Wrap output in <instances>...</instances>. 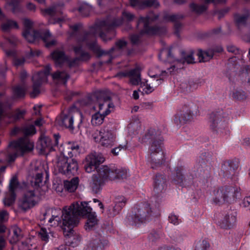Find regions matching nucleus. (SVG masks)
Instances as JSON below:
<instances>
[{
  "instance_id": "obj_60",
  "label": "nucleus",
  "mask_w": 250,
  "mask_h": 250,
  "mask_svg": "<svg viewBox=\"0 0 250 250\" xmlns=\"http://www.w3.org/2000/svg\"><path fill=\"white\" fill-rule=\"evenodd\" d=\"M229 11V8H227L224 9H223V10H220L218 11H216L215 13V14L217 15L218 19H221V18H222L224 16V15L226 13H228Z\"/></svg>"
},
{
  "instance_id": "obj_30",
  "label": "nucleus",
  "mask_w": 250,
  "mask_h": 250,
  "mask_svg": "<svg viewBox=\"0 0 250 250\" xmlns=\"http://www.w3.org/2000/svg\"><path fill=\"white\" fill-rule=\"evenodd\" d=\"M79 183V179L78 177H75L70 180L64 181V187L68 191L73 192L77 188Z\"/></svg>"
},
{
  "instance_id": "obj_4",
  "label": "nucleus",
  "mask_w": 250,
  "mask_h": 250,
  "mask_svg": "<svg viewBox=\"0 0 250 250\" xmlns=\"http://www.w3.org/2000/svg\"><path fill=\"white\" fill-rule=\"evenodd\" d=\"M25 29L22 33L24 38L29 42H33L42 39L45 43L46 47H49L55 44L56 41L52 37L49 31L39 32L33 30V22L30 20L25 19L23 21Z\"/></svg>"
},
{
  "instance_id": "obj_20",
  "label": "nucleus",
  "mask_w": 250,
  "mask_h": 250,
  "mask_svg": "<svg viewBox=\"0 0 250 250\" xmlns=\"http://www.w3.org/2000/svg\"><path fill=\"white\" fill-rule=\"evenodd\" d=\"M38 200L33 190L26 191L21 200V207L24 210H27L35 205Z\"/></svg>"
},
{
  "instance_id": "obj_28",
  "label": "nucleus",
  "mask_w": 250,
  "mask_h": 250,
  "mask_svg": "<svg viewBox=\"0 0 250 250\" xmlns=\"http://www.w3.org/2000/svg\"><path fill=\"white\" fill-rule=\"evenodd\" d=\"M205 3V4L204 5H198L195 3H192L190 4V9L198 14L201 13L206 10L208 7L207 4L210 3H213L215 4H216V2L215 0H202Z\"/></svg>"
},
{
  "instance_id": "obj_58",
  "label": "nucleus",
  "mask_w": 250,
  "mask_h": 250,
  "mask_svg": "<svg viewBox=\"0 0 250 250\" xmlns=\"http://www.w3.org/2000/svg\"><path fill=\"white\" fill-rule=\"evenodd\" d=\"M42 179H43V174H42V171H40L38 172L36 175L35 181V184L36 185L39 186L40 184L42 183Z\"/></svg>"
},
{
  "instance_id": "obj_59",
  "label": "nucleus",
  "mask_w": 250,
  "mask_h": 250,
  "mask_svg": "<svg viewBox=\"0 0 250 250\" xmlns=\"http://www.w3.org/2000/svg\"><path fill=\"white\" fill-rule=\"evenodd\" d=\"M45 14L53 15L57 12V9L55 7H51L46 9L43 11Z\"/></svg>"
},
{
  "instance_id": "obj_61",
  "label": "nucleus",
  "mask_w": 250,
  "mask_h": 250,
  "mask_svg": "<svg viewBox=\"0 0 250 250\" xmlns=\"http://www.w3.org/2000/svg\"><path fill=\"white\" fill-rule=\"evenodd\" d=\"M242 204L244 208L250 210V196L245 198Z\"/></svg>"
},
{
  "instance_id": "obj_62",
  "label": "nucleus",
  "mask_w": 250,
  "mask_h": 250,
  "mask_svg": "<svg viewBox=\"0 0 250 250\" xmlns=\"http://www.w3.org/2000/svg\"><path fill=\"white\" fill-rule=\"evenodd\" d=\"M10 107L9 104H4L0 103V119L2 118L3 116V111L7 108Z\"/></svg>"
},
{
  "instance_id": "obj_36",
  "label": "nucleus",
  "mask_w": 250,
  "mask_h": 250,
  "mask_svg": "<svg viewBox=\"0 0 250 250\" xmlns=\"http://www.w3.org/2000/svg\"><path fill=\"white\" fill-rule=\"evenodd\" d=\"M106 115L96 111L95 113L92 115L91 122L93 125L98 126L102 125L104 121V118Z\"/></svg>"
},
{
  "instance_id": "obj_57",
  "label": "nucleus",
  "mask_w": 250,
  "mask_h": 250,
  "mask_svg": "<svg viewBox=\"0 0 250 250\" xmlns=\"http://www.w3.org/2000/svg\"><path fill=\"white\" fill-rule=\"evenodd\" d=\"M9 213L5 210H0V221L1 222H6L8 220Z\"/></svg>"
},
{
  "instance_id": "obj_46",
  "label": "nucleus",
  "mask_w": 250,
  "mask_h": 250,
  "mask_svg": "<svg viewBox=\"0 0 250 250\" xmlns=\"http://www.w3.org/2000/svg\"><path fill=\"white\" fill-rule=\"evenodd\" d=\"M22 132L26 136L33 135L36 133V130L34 125H28L22 129Z\"/></svg>"
},
{
  "instance_id": "obj_23",
  "label": "nucleus",
  "mask_w": 250,
  "mask_h": 250,
  "mask_svg": "<svg viewBox=\"0 0 250 250\" xmlns=\"http://www.w3.org/2000/svg\"><path fill=\"white\" fill-rule=\"evenodd\" d=\"M19 186V184L16 178L13 177L10 181L9 184V191L10 192L11 197H6L3 200V202L5 206H10L14 202L15 195L14 191Z\"/></svg>"
},
{
  "instance_id": "obj_49",
  "label": "nucleus",
  "mask_w": 250,
  "mask_h": 250,
  "mask_svg": "<svg viewBox=\"0 0 250 250\" xmlns=\"http://www.w3.org/2000/svg\"><path fill=\"white\" fill-rule=\"evenodd\" d=\"M74 50L76 54L80 55L81 60H87L89 59V54L87 52L83 51L81 47H75Z\"/></svg>"
},
{
  "instance_id": "obj_8",
  "label": "nucleus",
  "mask_w": 250,
  "mask_h": 250,
  "mask_svg": "<svg viewBox=\"0 0 250 250\" xmlns=\"http://www.w3.org/2000/svg\"><path fill=\"white\" fill-rule=\"evenodd\" d=\"M54 167L59 173L63 174L75 175L77 173L78 169V164L73 158L59 155L57 158Z\"/></svg>"
},
{
  "instance_id": "obj_9",
  "label": "nucleus",
  "mask_w": 250,
  "mask_h": 250,
  "mask_svg": "<svg viewBox=\"0 0 250 250\" xmlns=\"http://www.w3.org/2000/svg\"><path fill=\"white\" fill-rule=\"evenodd\" d=\"M122 19L115 21L113 22L109 21H102L99 25H96L93 27L95 30L94 33L95 36L98 33L101 38L104 42L111 40L115 35L114 28L122 23Z\"/></svg>"
},
{
  "instance_id": "obj_48",
  "label": "nucleus",
  "mask_w": 250,
  "mask_h": 250,
  "mask_svg": "<svg viewBox=\"0 0 250 250\" xmlns=\"http://www.w3.org/2000/svg\"><path fill=\"white\" fill-rule=\"evenodd\" d=\"M29 240L20 242L18 244V250H33V245L29 244Z\"/></svg>"
},
{
  "instance_id": "obj_26",
  "label": "nucleus",
  "mask_w": 250,
  "mask_h": 250,
  "mask_svg": "<svg viewBox=\"0 0 250 250\" xmlns=\"http://www.w3.org/2000/svg\"><path fill=\"white\" fill-rule=\"evenodd\" d=\"M129 83L133 85L141 84V78L140 70L136 68L129 71Z\"/></svg>"
},
{
  "instance_id": "obj_10",
  "label": "nucleus",
  "mask_w": 250,
  "mask_h": 250,
  "mask_svg": "<svg viewBox=\"0 0 250 250\" xmlns=\"http://www.w3.org/2000/svg\"><path fill=\"white\" fill-rule=\"evenodd\" d=\"M152 212L149 205L144 204L134 208L133 214L128 219L130 224L139 225L149 221L152 217Z\"/></svg>"
},
{
  "instance_id": "obj_24",
  "label": "nucleus",
  "mask_w": 250,
  "mask_h": 250,
  "mask_svg": "<svg viewBox=\"0 0 250 250\" xmlns=\"http://www.w3.org/2000/svg\"><path fill=\"white\" fill-rule=\"evenodd\" d=\"M236 213L235 212H228L219 222V225L222 228L227 229L230 228L236 222Z\"/></svg>"
},
{
  "instance_id": "obj_54",
  "label": "nucleus",
  "mask_w": 250,
  "mask_h": 250,
  "mask_svg": "<svg viewBox=\"0 0 250 250\" xmlns=\"http://www.w3.org/2000/svg\"><path fill=\"white\" fill-rule=\"evenodd\" d=\"M126 42L124 40H120L116 42V49H122L125 48L126 45ZM115 50V48H112L110 51L111 53L113 50Z\"/></svg>"
},
{
  "instance_id": "obj_32",
  "label": "nucleus",
  "mask_w": 250,
  "mask_h": 250,
  "mask_svg": "<svg viewBox=\"0 0 250 250\" xmlns=\"http://www.w3.org/2000/svg\"><path fill=\"white\" fill-rule=\"evenodd\" d=\"M250 13L248 11L244 15L236 14L234 15V21L238 28L246 25Z\"/></svg>"
},
{
  "instance_id": "obj_47",
  "label": "nucleus",
  "mask_w": 250,
  "mask_h": 250,
  "mask_svg": "<svg viewBox=\"0 0 250 250\" xmlns=\"http://www.w3.org/2000/svg\"><path fill=\"white\" fill-rule=\"evenodd\" d=\"M25 111L24 110L17 109L13 115L9 116V118L11 119V121H15L22 118Z\"/></svg>"
},
{
  "instance_id": "obj_42",
  "label": "nucleus",
  "mask_w": 250,
  "mask_h": 250,
  "mask_svg": "<svg viewBox=\"0 0 250 250\" xmlns=\"http://www.w3.org/2000/svg\"><path fill=\"white\" fill-rule=\"evenodd\" d=\"M27 87L23 86H18L14 88L13 90V94L14 97L16 98H21L24 96L25 91L27 90Z\"/></svg>"
},
{
  "instance_id": "obj_29",
  "label": "nucleus",
  "mask_w": 250,
  "mask_h": 250,
  "mask_svg": "<svg viewBox=\"0 0 250 250\" xmlns=\"http://www.w3.org/2000/svg\"><path fill=\"white\" fill-rule=\"evenodd\" d=\"M51 56L56 65H61L64 62H68V59L63 51L56 50L52 53Z\"/></svg>"
},
{
  "instance_id": "obj_27",
  "label": "nucleus",
  "mask_w": 250,
  "mask_h": 250,
  "mask_svg": "<svg viewBox=\"0 0 250 250\" xmlns=\"http://www.w3.org/2000/svg\"><path fill=\"white\" fill-rule=\"evenodd\" d=\"M69 77V75L65 71H57L52 75L53 81L59 84H66Z\"/></svg>"
},
{
  "instance_id": "obj_40",
  "label": "nucleus",
  "mask_w": 250,
  "mask_h": 250,
  "mask_svg": "<svg viewBox=\"0 0 250 250\" xmlns=\"http://www.w3.org/2000/svg\"><path fill=\"white\" fill-rule=\"evenodd\" d=\"M18 27L17 23L11 20H7L1 25V28L4 31H7L13 28H18Z\"/></svg>"
},
{
  "instance_id": "obj_45",
  "label": "nucleus",
  "mask_w": 250,
  "mask_h": 250,
  "mask_svg": "<svg viewBox=\"0 0 250 250\" xmlns=\"http://www.w3.org/2000/svg\"><path fill=\"white\" fill-rule=\"evenodd\" d=\"M92 9V6L87 3H83L79 9L80 12L84 16L88 15Z\"/></svg>"
},
{
  "instance_id": "obj_52",
  "label": "nucleus",
  "mask_w": 250,
  "mask_h": 250,
  "mask_svg": "<svg viewBox=\"0 0 250 250\" xmlns=\"http://www.w3.org/2000/svg\"><path fill=\"white\" fill-rule=\"evenodd\" d=\"M127 148V142H125L124 144L120 145L118 147H115L111 149V152L114 155H118L119 152L123 149L125 150Z\"/></svg>"
},
{
  "instance_id": "obj_19",
  "label": "nucleus",
  "mask_w": 250,
  "mask_h": 250,
  "mask_svg": "<svg viewBox=\"0 0 250 250\" xmlns=\"http://www.w3.org/2000/svg\"><path fill=\"white\" fill-rule=\"evenodd\" d=\"M228 119L221 115H217L212 121L211 128L218 132L227 134L228 129Z\"/></svg>"
},
{
  "instance_id": "obj_35",
  "label": "nucleus",
  "mask_w": 250,
  "mask_h": 250,
  "mask_svg": "<svg viewBox=\"0 0 250 250\" xmlns=\"http://www.w3.org/2000/svg\"><path fill=\"white\" fill-rule=\"evenodd\" d=\"M103 244L98 238L93 239L88 243L85 250H103Z\"/></svg>"
},
{
  "instance_id": "obj_64",
  "label": "nucleus",
  "mask_w": 250,
  "mask_h": 250,
  "mask_svg": "<svg viewBox=\"0 0 250 250\" xmlns=\"http://www.w3.org/2000/svg\"><path fill=\"white\" fill-rule=\"evenodd\" d=\"M9 6L11 7V9L13 12L16 11L17 8L18 6V3L17 0H14L9 3Z\"/></svg>"
},
{
  "instance_id": "obj_63",
  "label": "nucleus",
  "mask_w": 250,
  "mask_h": 250,
  "mask_svg": "<svg viewBox=\"0 0 250 250\" xmlns=\"http://www.w3.org/2000/svg\"><path fill=\"white\" fill-rule=\"evenodd\" d=\"M24 60L23 58L17 59L16 58L13 60L14 65L16 66H19L24 63Z\"/></svg>"
},
{
  "instance_id": "obj_34",
  "label": "nucleus",
  "mask_w": 250,
  "mask_h": 250,
  "mask_svg": "<svg viewBox=\"0 0 250 250\" xmlns=\"http://www.w3.org/2000/svg\"><path fill=\"white\" fill-rule=\"evenodd\" d=\"M39 238L45 243H47L51 236H52V233L49 229L42 228L38 231Z\"/></svg>"
},
{
  "instance_id": "obj_31",
  "label": "nucleus",
  "mask_w": 250,
  "mask_h": 250,
  "mask_svg": "<svg viewBox=\"0 0 250 250\" xmlns=\"http://www.w3.org/2000/svg\"><path fill=\"white\" fill-rule=\"evenodd\" d=\"M199 62H205L209 61L213 56V52L211 50L203 51L198 50L196 53Z\"/></svg>"
},
{
  "instance_id": "obj_12",
  "label": "nucleus",
  "mask_w": 250,
  "mask_h": 250,
  "mask_svg": "<svg viewBox=\"0 0 250 250\" xmlns=\"http://www.w3.org/2000/svg\"><path fill=\"white\" fill-rule=\"evenodd\" d=\"M114 107L111 98L104 93H101L97 97L95 109L105 115H108Z\"/></svg>"
},
{
  "instance_id": "obj_21",
  "label": "nucleus",
  "mask_w": 250,
  "mask_h": 250,
  "mask_svg": "<svg viewBox=\"0 0 250 250\" xmlns=\"http://www.w3.org/2000/svg\"><path fill=\"white\" fill-rule=\"evenodd\" d=\"M149 75L150 77L156 78L157 79L152 80V81L149 83H147V81L142 82L141 83V86L143 88V92L147 94L153 92L154 90V87L160 85L163 81V79L161 77L160 75H158L157 74L152 75L150 71L149 72Z\"/></svg>"
},
{
  "instance_id": "obj_33",
  "label": "nucleus",
  "mask_w": 250,
  "mask_h": 250,
  "mask_svg": "<svg viewBox=\"0 0 250 250\" xmlns=\"http://www.w3.org/2000/svg\"><path fill=\"white\" fill-rule=\"evenodd\" d=\"M11 231L12 234L10 238V242L12 244L16 243L22 237L21 230L17 226H14L12 228Z\"/></svg>"
},
{
  "instance_id": "obj_11",
  "label": "nucleus",
  "mask_w": 250,
  "mask_h": 250,
  "mask_svg": "<svg viewBox=\"0 0 250 250\" xmlns=\"http://www.w3.org/2000/svg\"><path fill=\"white\" fill-rule=\"evenodd\" d=\"M92 137L95 142H99L104 147L113 146L116 141L115 132L107 127H104L100 131H95Z\"/></svg>"
},
{
  "instance_id": "obj_14",
  "label": "nucleus",
  "mask_w": 250,
  "mask_h": 250,
  "mask_svg": "<svg viewBox=\"0 0 250 250\" xmlns=\"http://www.w3.org/2000/svg\"><path fill=\"white\" fill-rule=\"evenodd\" d=\"M104 160L105 159L101 153L93 152L89 154L85 157L84 162L85 171L88 173L94 171Z\"/></svg>"
},
{
  "instance_id": "obj_22",
  "label": "nucleus",
  "mask_w": 250,
  "mask_h": 250,
  "mask_svg": "<svg viewBox=\"0 0 250 250\" xmlns=\"http://www.w3.org/2000/svg\"><path fill=\"white\" fill-rule=\"evenodd\" d=\"M130 5L136 8H144L147 7L157 8L159 3L157 0H130Z\"/></svg>"
},
{
  "instance_id": "obj_3",
  "label": "nucleus",
  "mask_w": 250,
  "mask_h": 250,
  "mask_svg": "<svg viewBox=\"0 0 250 250\" xmlns=\"http://www.w3.org/2000/svg\"><path fill=\"white\" fill-rule=\"evenodd\" d=\"M73 208L72 214L75 217H77L80 220L79 217L86 216L87 219L84 225L86 230H90L96 226L98 222L97 215L95 212L92 211V208L88 206L86 202H76L71 204V208Z\"/></svg>"
},
{
  "instance_id": "obj_18",
  "label": "nucleus",
  "mask_w": 250,
  "mask_h": 250,
  "mask_svg": "<svg viewBox=\"0 0 250 250\" xmlns=\"http://www.w3.org/2000/svg\"><path fill=\"white\" fill-rule=\"evenodd\" d=\"M238 164L232 160L224 162L221 167V172L224 176L232 179L238 175Z\"/></svg>"
},
{
  "instance_id": "obj_5",
  "label": "nucleus",
  "mask_w": 250,
  "mask_h": 250,
  "mask_svg": "<svg viewBox=\"0 0 250 250\" xmlns=\"http://www.w3.org/2000/svg\"><path fill=\"white\" fill-rule=\"evenodd\" d=\"M34 143L26 137L10 143L6 150V160L9 163L14 161L18 155L32 151Z\"/></svg>"
},
{
  "instance_id": "obj_15",
  "label": "nucleus",
  "mask_w": 250,
  "mask_h": 250,
  "mask_svg": "<svg viewBox=\"0 0 250 250\" xmlns=\"http://www.w3.org/2000/svg\"><path fill=\"white\" fill-rule=\"evenodd\" d=\"M235 189L231 187H221L214 190L211 194L214 203L217 204L228 201L229 197H234Z\"/></svg>"
},
{
  "instance_id": "obj_37",
  "label": "nucleus",
  "mask_w": 250,
  "mask_h": 250,
  "mask_svg": "<svg viewBox=\"0 0 250 250\" xmlns=\"http://www.w3.org/2000/svg\"><path fill=\"white\" fill-rule=\"evenodd\" d=\"M126 202V199L124 196H119L116 198V205L113 208V215L117 214L121 208L125 206Z\"/></svg>"
},
{
  "instance_id": "obj_39",
  "label": "nucleus",
  "mask_w": 250,
  "mask_h": 250,
  "mask_svg": "<svg viewBox=\"0 0 250 250\" xmlns=\"http://www.w3.org/2000/svg\"><path fill=\"white\" fill-rule=\"evenodd\" d=\"M193 114L190 111L184 113H181L180 115H177L175 119L178 118L179 122L185 123L191 121L193 119Z\"/></svg>"
},
{
  "instance_id": "obj_56",
  "label": "nucleus",
  "mask_w": 250,
  "mask_h": 250,
  "mask_svg": "<svg viewBox=\"0 0 250 250\" xmlns=\"http://www.w3.org/2000/svg\"><path fill=\"white\" fill-rule=\"evenodd\" d=\"M168 220L170 223L174 224V225H178L180 222L178 216L172 213L170 214L169 216Z\"/></svg>"
},
{
  "instance_id": "obj_38",
  "label": "nucleus",
  "mask_w": 250,
  "mask_h": 250,
  "mask_svg": "<svg viewBox=\"0 0 250 250\" xmlns=\"http://www.w3.org/2000/svg\"><path fill=\"white\" fill-rule=\"evenodd\" d=\"M79 146H74L71 145L70 143L67 144L64 146V148L61 150V154L60 155V156H64V157L72 158V150L73 149H78Z\"/></svg>"
},
{
  "instance_id": "obj_16",
  "label": "nucleus",
  "mask_w": 250,
  "mask_h": 250,
  "mask_svg": "<svg viewBox=\"0 0 250 250\" xmlns=\"http://www.w3.org/2000/svg\"><path fill=\"white\" fill-rule=\"evenodd\" d=\"M51 72V67L50 65H47L43 71L35 73L33 75L32 80L33 82V91L31 93L32 97H34L40 92L39 87L40 85L44 82L47 81V76Z\"/></svg>"
},
{
  "instance_id": "obj_51",
  "label": "nucleus",
  "mask_w": 250,
  "mask_h": 250,
  "mask_svg": "<svg viewBox=\"0 0 250 250\" xmlns=\"http://www.w3.org/2000/svg\"><path fill=\"white\" fill-rule=\"evenodd\" d=\"M182 170V168H178L176 170V175L173 176V180L177 184L181 183L183 181V177Z\"/></svg>"
},
{
  "instance_id": "obj_7",
  "label": "nucleus",
  "mask_w": 250,
  "mask_h": 250,
  "mask_svg": "<svg viewBox=\"0 0 250 250\" xmlns=\"http://www.w3.org/2000/svg\"><path fill=\"white\" fill-rule=\"evenodd\" d=\"M74 120L77 124L78 127L79 128L83 122V116L82 113L76 107H72L66 113H63L62 116L57 119V122L61 125L73 130Z\"/></svg>"
},
{
  "instance_id": "obj_25",
  "label": "nucleus",
  "mask_w": 250,
  "mask_h": 250,
  "mask_svg": "<svg viewBox=\"0 0 250 250\" xmlns=\"http://www.w3.org/2000/svg\"><path fill=\"white\" fill-rule=\"evenodd\" d=\"M167 188L166 179L161 174H157L154 179V190L159 194L165 191Z\"/></svg>"
},
{
  "instance_id": "obj_44",
  "label": "nucleus",
  "mask_w": 250,
  "mask_h": 250,
  "mask_svg": "<svg viewBox=\"0 0 250 250\" xmlns=\"http://www.w3.org/2000/svg\"><path fill=\"white\" fill-rule=\"evenodd\" d=\"M209 247V244L207 240H200L196 243L194 250H207Z\"/></svg>"
},
{
  "instance_id": "obj_6",
  "label": "nucleus",
  "mask_w": 250,
  "mask_h": 250,
  "mask_svg": "<svg viewBox=\"0 0 250 250\" xmlns=\"http://www.w3.org/2000/svg\"><path fill=\"white\" fill-rule=\"evenodd\" d=\"M62 229L64 235L69 238V241L73 246H75L80 242L81 238L79 234L74 232L73 228L78 226L79 220L77 217H72L67 211L66 208L64 210Z\"/></svg>"
},
{
  "instance_id": "obj_41",
  "label": "nucleus",
  "mask_w": 250,
  "mask_h": 250,
  "mask_svg": "<svg viewBox=\"0 0 250 250\" xmlns=\"http://www.w3.org/2000/svg\"><path fill=\"white\" fill-rule=\"evenodd\" d=\"M183 16H182L181 15H174L166 13L164 15L163 17V20L164 22H174L183 18Z\"/></svg>"
},
{
  "instance_id": "obj_53",
  "label": "nucleus",
  "mask_w": 250,
  "mask_h": 250,
  "mask_svg": "<svg viewBox=\"0 0 250 250\" xmlns=\"http://www.w3.org/2000/svg\"><path fill=\"white\" fill-rule=\"evenodd\" d=\"M232 96L233 98L238 100H243L246 98V95L245 93L242 90H237L234 92Z\"/></svg>"
},
{
  "instance_id": "obj_55",
  "label": "nucleus",
  "mask_w": 250,
  "mask_h": 250,
  "mask_svg": "<svg viewBox=\"0 0 250 250\" xmlns=\"http://www.w3.org/2000/svg\"><path fill=\"white\" fill-rule=\"evenodd\" d=\"M183 62H187L189 64L195 62V59L193 57V52H191L190 53L186 55L184 59Z\"/></svg>"
},
{
  "instance_id": "obj_50",
  "label": "nucleus",
  "mask_w": 250,
  "mask_h": 250,
  "mask_svg": "<svg viewBox=\"0 0 250 250\" xmlns=\"http://www.w3.org/2000/svg\"><path fill=\"white\" fill-rule=\"evenodd\" d=\"M128 128L130 131H134V133L138 134L141 129V126L140 123L133 122L129 124Z\"/></svg>"
},
{
  "instance_id": "obj_43",
  "label": "nucleus",
  "mask_w": 250,
  "mask_h": 250,
  "mask_svg": "<svg viewBox=\"0 0 250 250\" xmlns=\"http://www.w3.org/2000/svg\"><path fill=\"white\" fill-rule=\"evenodd\" d=\"M42 149L45 150L46 149L51 150L52 149V144L50 138L44 137L41 141Z\"/></svg>"
},
{
  "instance_id": "obj_1",
  "label": "nucleus",
  "mask_w": 250,
  "mask_h": 250,
  "mask_svg": "<svg viewBox=\"0 0 250 250\" xmlns=\"http://www.w3.org/2000/svg\"><path fill=\"white\" fill-rule=\"evenodd\" d=\"M97 171V174L92 176L91 184L92 190L95 193L100 191L101 187L104 180L126 179L130 176L129 170L125 167L102 166Z\"/></svg>"
},
{
  "instance_id": "obj_13",
  "label": "nucleus",
  "mask_w": 250,
  "mask_h": 250,
  "mask_svg": "<svg viewBox=\"0 0 250 250\" xmlns=\"http://www.w3.org/2000/svg\"><path fill=\"white\" fill-rule=\"evenodd\" d=\"M158 17L157 15H154L153 13H150L145 18L141 17L139 20V24H143L144 29L143 32L148 35L162 34L166 30L165 28H158L155 27H149V24Z\"/></svg>"
},
{
  "instance_id": "obj_2",
  "label": "nucleus",
  "mask_w": 250,
  "mask_h": 250,
  "mask_svg": "<svg viewBox=\"0 0 250 250\" xmlns=\"http://www.w3.org/2000/svg\"><path fill=\"white\" fill-rule=\"evenodd\" d=\"M149 140H153L150 147V155L148 163L153 169L160 166L164 161V155L162 150L163 139L157 134L154 129H150L145 134L139 138L141 143L147 142Z\"/></svg>"
},
{
  "instance_id": "obj_17",
  "label": "nucleus",
  "mask_w": 250,
  "mask_h": 250,
  "mask_svg": "<svg viewBox=\"0 0 250 250\" xmlns=\"http://www.w3.org/2000/svg\"><path fill=\"white\" fill-rule=\"evenodd\" d=\"M70 208L71 205L69 207H64L62 210H61L60 208L51 209L50 210L51 213V217L48 220V222L50 223V226L54 227L60 226L62 228L63 222V214L64 213V210L65 208H66L67 211L68 212L69 214L72 217H73V215L72 214L73 208Z\"/></svg>"
}]
</instances>
